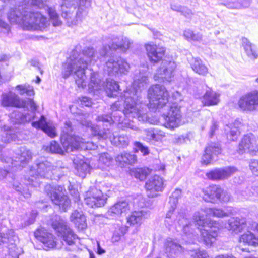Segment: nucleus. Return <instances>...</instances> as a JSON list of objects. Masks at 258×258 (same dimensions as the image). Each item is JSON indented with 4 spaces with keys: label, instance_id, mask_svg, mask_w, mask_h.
I'll list each match as a JSON object with an SVG mask.
<instances>
[{
    "label": "nucleus",
    "instance_id": "nucleus-59",
    "mask_svg": "<svg viewBox=\"0 0 258 258\" xmlns=\"http://www.w3.org/2000/svg\"><path fill=\"white\" fill-rule=\"evenodd\" d=\"M208 255L205 250H198L191 255V258H208Z\"/></svg>",
    "mask_w": 258,
    "mask_h": 258
},
{
    "label": "nucleus",
    "instance_id": "nucleus-11",
    "mask_svg": "<svg viewBox=\"0 0 258 258\" xmlns=\"http://www.w3.org/2000/svg\"><path fill=\"white\" fill-rule=\"evenodd\" d=\"M129 69L128 63L122 59L116 61L113 58H110L104 67V70L108 75L118 78L127 74Z\"/></svg>",
    "mask_w": 258,
    "mask_h": 258
},
{
    "label": "nucleus",
    "instance_id": "nucleus-23",
    "mask_svg": "<svg viewBox=\"0 0 258 258\" xmlns=\"http://www.w3.org/2000/svg\"><path fill=\"white\" fill-rule=\"evenodd\" d=\"M246 219L243 217H231L227 222V229L232 232L238 234L242 232L246 226Z\"/></svg>",
    "mask_w": 258,
    "mask_h": 258
},
{
    "label": "nucleus",
    "instance_id": "nucleus-1",
    "mask_svg": "<svg viewBox=\"0 0 258 258\" xmlns=\"http://www.w3.org/2000/svg\"><path fill=\"white\" fill-rule=\"evenodd\" d=\"M99 58V56L93 48H87L80 52L79 47H76L71 52L70 57L62 66V75L67 78L74 76L75 83L78 88L84 89L88 84V91L105 89L108 95L113 97L119 89L118 83L112 80L107 79L105 86L98 78L97 72H92L88 83L85 71L89 64H93Z\"/></svg>",
    "mask_w": 258,
    "mask_h": 258
},
{
    "label": "nucleus",
    "instance_id": "nucleus-19",
    "mask_svg": "<svg viewBox=\"0 0 258 258\" xmlns=\"http://www.w3.org/2000/svg\"><path fill=\"white\" fill-rule=\"evenodd\" d=\"M147 196L150 198L157 196V192L162 191L164 188L163 179L158 175L151 177L145 184Z\"/></svg>",
    "mask_w": 258,
    "mask_h": 258
},
{
    "label": "nucleus",
    "instance_id": "nucleus-47",
    "mask_svg": "<svg viewBox=\"0 0 258 258\" xmlns=\"http://www.w3.org/2000/svg\"><path fill=\"white\" fill-rule=\"evenodd\" d=\"M13 186L17 192L21 194L24 197L28 198L30 196L29 190L27 187H23L18 182H15Z\"/></svg>",
    "mask_w": 258,
    "mask_h": 258
},
{
    "label": "nucleus",
    "instance_id": "nucleus-14",
    "mask_svg": "<svg viewBox=\"0 0 258 258\" xmlns=\"http://www.w3.org/2000/svg\"><path fill=\"white\" fill-rule=\"evenodd\" d=\"M203 198L205 201L213 203L218 201L227 202L230 201L231 196L219 186L213 185L207 189Z\"/></svg>",
    "mask_w": 258,
    "mask_h": 258
},
{
    "label": "nucleus",
    "instance_id": "nucleus-60",
    "mask_svg": "<svg viewBox=\"0 0 258 258\" xmlns=\"http://www.w3.org/2000/svg\"><path fill=\"white\" fill-rule=\"evenodd\" d=\"M10 30L9 25L3 21L0 18V32L4 33L5 34L8 33Z\"/></svg>",
    "mask_w": 258,
    "mask_h": 258
},
{
    "label": "nucleus",
    "instance_id": "nucleus-42",
    "mask_svg": "<svg viewBox=\"0 0 258 258\" xmlns=\"http://www.w3.org/2000/svg\"><path fill=\"white\" fill-rule=\"evenodd\" d=\"M47 10L50 17V21L52 23L53 26L55 27L60 26L62 22L55 10L53 8L49 7H47Z\"/></svg>",
    "mask_w": 258,
    "mask_h": 258
},
{
    "label": "nucleus",
    "instance_id": "nucleus-22",
    "mask_svg": "<svg viewBox=\"0 0 258 258\" xmlns=\"http://www.w3.org/2000/svg\"><path fill=\"white\" fill-rule=\"evenodd\" d=\"M221 153V147L219 144L211 142L208 144L205 150V154L202 156V163L207 165L213 159V155H217Z\"/></svg>",
    "mask_w": 258,
    "mask_h": 258
},
{
    "label": "nucleus",
    "instance_id": "nucleus-44",
    "mask_svg": "<svg viewBox=\"0 0 258 258\" xmlns=\"http://www.w3.org/2000/svg\"><path fill=\"white\" fill-rule=\"evenodd\" d=\"M184 36L188 41H200L202 38V35L200 33H194L190 30H185Z\"/></svg>",
    "mask_w": 258,
    "mask_h": 258
},
{
    "label": "nucleus",
    "instance_id": "nucleus-36",
    "mask_svg": "<svg viewBox=\"0 0 258 258\" xmlns=\"http://www.w3.org/2000/svg\"><path fill=\"white\" fill-rule=\"evenodd\" d=\"M206 216H214L222 218L230 216V213L225 212L221 209L206 208L204 209Z\"/></svg>",
    "mask_w": 258,
    "mask_h": 258
},
{
    "label": "nucleus",
    "instance_id": "nucleus-25",
    "mask_svg": "<svg viewBox=\"0 0 258 258\" xmlns=\"http://www.w3.org/2000/svg\"><path fill=\"white\" fill-rule=\"evenodd\" d=\"M219 93L214 91L211 88L208 87L202 98L203 103L207 106L217 105L220 102Z\"/></svg>",
    "mask_w": 258,
    "mask_h": 258
},
{
    "label": "nucleus",
    "instance_id": "nucleus-21",
    "mask_svg": "<svg viewBox=\"0 0 258 258\" xmlns=\"http://www.w3.org/2000/svg\"><path fill=\"white\" fill-rule=\"evenodd\" d=\"M147 56L151 62L157 63L162 59L165 53V48L162 46L149 43L146 44Z\"/></svg>",
    "mask_w": 258,
    "mask_h": 258
},
{
    "label": "nucleus",
    "instance_id": "nucleus-58",
    "mask_svg": "<svg viewBox=\"0 0 258 258\" xmlns=\"http://www.w3.org/2000/svg\"><path fill=\"white\" fill-rule=\"evenodd\" d=\"M249 167L253 174L258 176V160L251 161Z\"/></svg>",
    "mask_w": 258,
    "mask_h": 258
},
{
    "label": "nucleus",
    "instance_id": "nucleus-41",
    "mask_svg": "<svg viewBox=\"0 0 258 258\" xmlns=\"http://www.w3.org/2000/svg\"><path fill=\"white\" fill-rule=\"evenodd\" d=\"M150 173L151 170L148 168L135 169L131 171L132 175L140 181L145 180Z\"/></svg>",
    "mask_w": 258,
    "mask_h": 258
},
{
    "label": "nucleus",
    "instance_id": "nucleus-18",
    "mask_svg": "<svg viewBox=\"0 0 258 258\" xmlns=\"http://www.w3.org/2000/svg\"><path fill=\"white\" fill-rule=\"evenodd\" d=\"M246 151L258 152V139L252 134L245 136L239 144L238 153L243 154Z\"/></svg>",
    "mask_w": 258,
    "mask_h": 258
},
{
    "label": "nucleus",
    "instance_id": "nucleus-62",
    "mask_svg": "<svg viewBox=\"0 0 258 258\" xmlns=\"http://www.w3.org/2000/svg\"><path fill=\"white\" fill-rule=\"evenodd\" d=\"M249 5H250V2L248 1L244 5L240 4L239 3H233L231 5L229 4V7L230 8H233V9H240L241 8L247 7L249 6Z\"/></svg>",
    "mask_w": 258,
    "mask_h": 258
},
{
    "label": "nucleus",
    "instance_id": "nucleus-15",
    "mask_svg": "<svg viewBox=\"0 0 258 258\" xmlns=\"http://www.w3.org/2000/svg\"><path fill=\"white\" fill-rule=\"evenodd\" d=\"M107 198L100 190L95 187L91 188L85 192L84 201L85 203L91 208L103 206L106 203Z\"/></svg>",
    "mask_w": 258,
    "mask_h": 258
},
{
    "label": "nucleus",
    "instance_id": "nucleus-24",
    "mask_svg": "<svg viewBox=\"0 0 258 258\" xmlns=\"http://www.w3.org/2000/svg\"><path fill=\"white\" fill-rule=\"evenodd\" d=\"M165 252L167 256L174 258L175 256L182 251V247L171 238L166 239L164 244Z\"/></svg>",
    "mask_w": 258,
    "mask_h": 258
},
{
    "label": "nucleus",
    "instance_id": "nucleus-4",
    "mask_svg": "<svg viewBox=\"0 0 258 258\" xmlns=\"http://www.w3.org/2000/svg\"><path fill=\"white\" fill-rule=\"evenodd\" d=\"M204 210L196 212L193 219L196 224L201 226L200 231L203 243L207 246L210 247L215 241L219 230L218 224L216 222L208 221L205 219Z\"/></svg>",
    "mask_w": 258,
    "mask_h": 258
},
{
    "label": "nucleus",
    "instance_id": "nucleus-54",
    "mask_svg": "<svg viewBox=\"0 0 258 258\" xmlns=\"http://www.w3.org/2000/svg\"><path fill=\"white\" fill-rule=\"evenodd\" d=\"M67 169L64 167H54L53 165L52 175H55L56 177H60L64 175L67 172Z\"/></svg>",
    "mask_w": 258,
    "mask_h": 258
},
{
    "label": "nucleus",
    "instance_id": "nucleus-48",
    "mask_svg": "<svg viewBox=\"0 0 258 258\" xmlns=\"http://www.w3.org/2000/svg\"><path fill=\"white\" fill-rule=\"evenodd\" d=\"M181 190L179 189H175L169 197V203L172 205L173 208H176L178 200L181 197Z\"/></svg>",
    "mask_w": 258,
    "mask_h": 258
},
{
    "label": "nucleus",
    "instance_id": "nucleus-3",
    "mask_svg": "<svg viewBox=\"0 0 258 258\" xmlns=\"http://www.w3.org/2000/svg\"><path fill=\"white\" fill-rule=\"evenodd\" d=\"M148 68L142 67L136 72L134 81L130 88L124 92V106L128 113H136L140 111V96L139 93L144 89L148 81Z\"/></svg>",
    "mask_w": 258,
    "mask_h": 258
},
{
    "label": "nucleus",
    "instance_id": "nucleus-43",
    "mask_svg": "<svg viewBox=\"0 0 258 258\" xmlns=\"http://www.w3.org/2000/svg\"><path fill=\"white\" fill-rule=\"evenodd\" d=\"M111 142L116 146L124 147L128 145L129 139L127 136L121 135L118 137H114Z\"/></svg>",
    "mask_w": 258,
    "mask_h": 258
},
{
    "label": "nucleus",
    "instance_id": "nucleus-34",
    "mask_svg": "<svg viewBox=\"0 0 258 258\" xmlns=\"http://www.w3.org/2000/svg\"><path fill=\"white\" fill-rule=\"evenodd\" d=\"M240 242H243L248 245L253 246H258V237H256L253 233L250 232L242 235L239 238Z\"/></svg>",
    "mask_w": 258,
    "mask_h": 258
},
{
    "label": "nucleus",
    "instance_id": "nucleus-38",
    "mask_svg": "<svg viewBox=\"0 0 258 258\" xmlns=\"http://www.w3.org/2000/svg\"><path fill=\"white\" fill-rule=\"evenodd\" d=\"M15 90L20 95L26 94L27 96H31L35 94L33 87L27 84L18 85L16 86Z\"/></svg>",
    "mask_w": 258,
    "mask_h": 258
},
{
    "label": "nucleus",
    "instance_id": "nucleus-61",
    "mask_svg": "<svg viewBox=\"0 0 258 258\" xmlns=\"http://www.w3.org/2000/svg\"><path fill=\"white\" fill-rule=\"evenodd\" d=\"M83 214L82 212H78L75 210L72 213L70 216V220L74 223L76 220L77 221Z\"/></svg>",
    "mask_w": 258,
    "mask_h": 258
},
{
    "label": "nucleus",
    "instance_id": "nucleus-20",
    "mask_svg": "<svg viewBox=\"0 0 258 258\" xmlns=\"http://www.w3.org/2000/svg\"><path fill=\"white\" fill-rule=\"evenodd\" d=\"M31 124L33 127L42 130L51 138H54L57 135L53 122L47 120L43 115H41L38 120L33 121Z\"/></svg>",
    "mask_w": 258,
    "mask_h": 258
},
{
    "label": "nucleus",
    "instance_id": "nucleus-8",
    "mask_svg": "<svg viewBox=\"0 0 258 258\" xmlns=\"http://www.w3.org/2000/svg\"><path fill=\"white\" fill-rule=\"evenodd\" d=\"M149 107L158 108L164 106L168 101V92L162 85L156 84L148 90Z\"/></svg>",
    "mask_w": 258,
    "mask_h": 258
},
{
    "label": "nucleus",
    "instance_id": "nucleus-33",
    "mask_svg": "<svg viewBox=\"0 0 258 258\" xmlns=\"http://www.w3.org/2000/svg\"><path fill=\"white\" fill-rule=\"evenodd\" d=\"M129 210L128 204L126 201L119 202L115 204L109 209L108 212L115 215H120Z\"/></svg>",
    "mask_w": 258,
    "mask_h": 258
},
{
    "label": "nucleus",
    "instance_id": "nucleus-16",
    "mask_svg": "<svg viewBox=\"0 0 258 258\" xmlns=\"http://www.w3.org/2000/svg\"><path fill=\"white\" fill-rule=\"evenodd\" d=\"M77 3V0H63L62 4L61 6L62 11V16L67 21L69 26H73L77 24L78 19L75 20L73 19V14L71 13V9L76 8L75 4ZM80 8L78 9V12L76 13V17L77 19L80 18Z\"/></svg>",
    "mask_w": 258,
    "mask_h": 258
},
{
    "label": "nucleus",
    "instance_id": "nucleus-45",
    "mask_svg": "<svg viewBox=\"0 0 258 258\" xmlns=\"http://www.w3.org/2000/svg\"><path fill=\"white\" fill-rule=\"evenodd\" d=\"M170 209L168 210L166 214L165 220V222L168 223L169 225H171L177 223V221H176L175 222H174V221L177 219L179 218V216L181 215L179 214L176 216L173 215V212L176 208H173L172 204H170Z\"/></svg>",
    "mask_w": 258,
    "mask_h": 258
},
{
    "label": "nucleus",
    "instance_id": "nucleus-29",
    "mask_svg": "<svg viewBox=\"0 0 258 258\" xmlns=\"http://www.w3.org/2000/svg\"><path fill=\"white\" fill-rule=\"evenodd\" d=\"M162 117L165 121L164 125L167 128L173 129L178 127L180 124V114H163Z\"/></svg>",
    "mask_w": 258,
    "mask_h": 258
},
{
    "label": "nucleus",
    "instance_id": "nucleus-7",
    "mask_svg": "<svg viewBox=\"0 0 258 258\" xmlns=\"http://www.w3.org/2000/svg\"><path fill=\"white\" fill-rule=\"evenodd\" d=\"M2 105L6 107L26 108L34 112L37 111V107L33 100L29 98L22 99L12 91L2 95Z\"/></svg>",
    "mask_w": 258,
    "mask_h": 258
},
{
    "label": "nucleus",
    "instance_id": "nucleus-35",
    "mask_svg": "<svg viewBox=\"0 0 258 258\" xmlns=\"http://www.w3.org/2000/svg\"><path fill=\"white\" fill-rule=\"evenodd\" d=\"M140 121L151 124H157L159 122V118L155 114H136Z\"/></svg>",
    "mask_w": 258,
    "mask_h": 258
},
{
    "label": "nucleus",
    "instance_id": "nucleus-26",
    "mask_svg": "<svg viewBox=\"0 0 258 258\" xmlns=\"http://www.w3.org/2000/svg\"><path fill=\"white\" fill-rule=\"evenodd\" d=\"M241 44L245 53L250 59L255 60L258 58V49L256 46L247 38L243 37L241 39Z\"/></svg>",
    "mask_w": 258,
    "mask_h": 258
},
{
    "label": "nucleus",
    "instance_id": "nucleus-39",
    "mask_svg": "<svg viewBox=\"0 0 258 258\" xmlns=\"http://www.w3.org/2000/svg\"><path fill=\"white\" fill-rule=\"evenodd\" d=\"M4 132L2 134V141L4 143H9L10 141L15 140L16 135L14 134V131L11 128V127L4 125L3 127Z\"/></svg>",
    "mask_w": 258,
    "mask_h": 258
},
{
    "label": "nucleus",
    "instance_id": "nucleus-32",
    "mask_svg": "<svg viewBox=\"0 0 258 258\" xmlns=\"http://www.w3.org/2000/svg\"><path fill=\"white\" fill-rule=\"evenodd\" d=\"M116 161L122 165L124 164H132L137 161V157L134 154L123 153L116 157Z\"/></svg>",
    "mask_w": 258,
    "mask_h": 258
},
{
    "label": "nucleus",
    "instance_id": "nucleus-27",
    "mask_svg": "<svg viewBox=\"0 0 258 258\" xmlns=\"http://www.w3.org/2000/svg\"><path fill=\"white\" fill-rule=\"evenodd\" d=\"M241 125V120L238 119L235 120L233 124H227L225 128V132L229 141H234L237 139L240 134L239 128Z\"/></svg>",
    "mask_w": 258,
    "mask_h": 258
},
{
    "label": "nucleus",
    "instance_id": "nucleus-9",
    "mask_svg": "<svg viewBox=\"0 0 258 258\" xmlns=\"http://www.w3.org/2000/svg\"><path fill=\"white\" fill-rule=\"evenodd\" d=\"M61 186L52 187L50 185L45 186V190L53 204L58 205L64 211L70 206V200L67 196L63 194Z\"/></svg>",
    "mask_w": 258,
    "mask_h": 258
},
{
    "label": "nucleus",
    "instance_id": "nucleus-10",
    "mask_svg": "<svg viewBox=\"0 0 258 258\" xmlns=\"http://www.w3.org/2000/svg\"><path fill=\"white\" fill-rule=\"evenodd\" d=\"M238 106L243 111H256L258 108V90H251L241 96L238 100Z\"/></svg>",
    "mask_w": 258,
    "mask_h": 258
},
{
    "label": "nucleus",
    "instance_id": "nucleus-56",
    "mask_svg": "<svg viewBox=\"0 0 258 258\" xmlns=\"http://www.w3.org/2000/svg\"><path fill=\"white\" fill-rule=\"evenodd\" d=\"M98 121H102L103 122H107L111 124L114 122L112 117L108 114H103L97 117Z\"/></svg>",
    "mask_w": 258,
    "mask_h": 258
},
{
    "label": "nucleus",
    "instance_id": "nucleus-51",
    "mask_svg": "<svg viewBox=\"0 0 258 258\" xmlns=\"http://www.w3.org/2000/svg\"><path fill=\"white\" fill-rule=\"evenodd\" d=\"M74 223L78 229L81 230L85 229L87 227V223L86 217L84 215H82L80 218H79L77 221L76 220Z\"/></svg>",
    "mask_w": 258,
    "mask_h": 258
},
{
    "label": "nucleus",
    "instance_id": "nucleus-6",
    "mask_svg": "<svg viewBox=\"0 0 258 258\" xmlns=\"http://www.w3.org/2000/svg\"><path fill=\"white\" fill-rule=\"evenodd\" d=\"M106 44L100 52L102 56L111 55L113 51L119 49L126 51L130 47L131 42L126 37L112 35L105 38Z\"/></svg>",
    "mask_w": 258,
    "mask_h": 258
},
{
    "label": "nucleus",
    "instance_id": "nucleus-2",
    "mask_svg": "<svg viewBox=\"0 0 258 258\" xmlns=\"http://www.w3.org/2000/svg\"><path fill=\"white\" fill-rule=\"evenodd\" d=\"M52 226L60 237L61 244H59L54 240V236L47 230L41 228L35 232V237L44 244V249L48 250L56 247L57 249L64 248L67 251L75 249V240L77 236L68 226L67 222L59 216H56L55 221L52 223Z\"/></svg>",
    "mask_w": 258,
    "mask_h": 258
},
{
    "label": "nucleus",
    "instance_id": "nucleus-49",
    "mask_svg": "<svg viewBox=\"0 0 258 258\" xmlns=\"http://www.w3.org/2000/svg\"><path fill=\"white\" fill-rule=\"evenodd\" d=\"M32 158V154L29 150L24 149L21 152L19 157L20 162L21 163L26 162L31 160Z\"/></svg>",
    "mask_w": 258,
    "mask_h": 258
},
{
    "label": "nucleus",
    "instance_id": "nucleus-5",
    "mask_svg": "<svg viewBox=\"0 0 258 258\" xmlns=\"http://www.w3.org/2000/svg\"><path fill=\"white\" fill-rule=\"evenodd\" d=\"M64 132L66 134L61 137V142L63 148L68 153L79 149L94 150L97 147L92 142H85L84 139L79 136L70 134L72 131V123L67 121L64 123Z\"/></svg>",
    "mask_w": 258,
    "mask_h": 258
},
{
    "label": "nucleus",
    "instance_id": "nucleus-50",
    "mask_svg": "<svg viewBox=\"0 0 258 258\" xmlns=\"http://www.w3.org/2000/svg\"><path fill=\"white\" fill-rule=\"evenodd\" d=\"M134 145L136 152L140 151L144 156H146L149 154V150L148 147L144 146L141 143L139 142H136L134 143Z\"/></svg>",
    "mask_w": 258,
    "mask_h": 258
},
{
    "label": "nucleus",
    "instance_id": "nucleus-57",
    "mask_svg": "<svg viewBox=\"0 0 258 258\" xmlns=\"http://www.w3.org/2000/svg\"><path fill=\"white\" fill-rule=\"evenodd\" d=\"M94 135H98L103 138H107L106 133L104 131L100 130L98 126L92 127V131Z\"/></svg>",
    "mask_w": 258,
    "mask_h": 258
},
{
    "label": "nucleus",
    "instance_id": "nucleus-28",
    "mask_svg": "<svg viewBox=\"0 0 258 258\" xmlns=\"http://www.w3.org/2000/svg\"><path fill=\"white\" fill-rule=\"evenodd\" d=\"M149 213L144 210L135 211L127 218V222L130 225H140L146 219L149 217Z\"/></svg>",
    "mask_w": 258,
    "mask_h": 258
},
{
    "label": "nucleus",
    "instance_id": "nucleus-12",
    "mask_svg": "<svg viewBox=\"0 0 258 258\" xmlns=\"http://www.w3.org/2000/svg\"><path fill=\"white\" fill-rule=\"evenodd\" d=\"M53 165L46 160L38 159L35 165L32 167L29 174L36 177L51 178L52 176Z\"/></svg>",
    "mask_w": 258,
    "mask_h": 258
},
{
    "label": "nucleus",
    "instance_id": "nucleus-63",
    "mask_svg": "<svg viewBox=\"0 0 258 258\" xmlns=\"http://www.w3.org/2000/svg\"><path fill=\"white\" fill-rule=\"evenodd\" d=\"M81 115H83V114H81ZM83 115H82L83 116ZM80 123L83 125L85 126L86 127H90L91 130L92 131V127H94V125H93L92 124V122L89 120H88L87 118H81V120H80Z\"/></svg>",
    "mask_w": 258,
    "mask_h": 258
},
{
    "label": "nucleus",
    "instance_id": "nucleus-13",
    "mask_svg": "<svg viewBox=\"0 0 258 258\" xmlns=\"http://www.w3.org/2000/svg\"><path fill=\"white\" fill-rule=\"evenodd\" d=\"M176 68V64L172 60H163L154 76V79L163 82L171 81L173 77V72Z\"/></svg>",
    "mask_w": 258,
    "mask_h": 258
},
{
    "label": "nucleus",
    "instance_id": "nucleus-52",
    "mask_svg": "<svg viewBox=\"0 0 258 258\" xmlns=\"http://www.w3.org/2000/svg\"><path fill=\"white\" fill-rule=\"evenodd\" d=\"M77 168L78 172H80L79 175L82 177H84L86 173L89 170V165L85 162L78 165Z\"/></svg>",
    "mask_w": 258,
    "mask_h": 258
},
{
    "label": "nucleus",
    "instance_id": "nucleus-37",
    "mask_svg": "<svg viewBox=\"0 0 258 258\" xmlns=\"http://www.w3.org/2000/svg\"><path fill=\"white\" fill-rule=\"evenodd\" d=\"M172 97L174 100V102H172L170 105V112L171 113H178V112L181 111V105H178V102L182 101V97L181 94L177 91L173 93Z\"/></svg>",
    "mask_w": 258,
    "mask_h": 258
},
{
    "label": "nucleus",
    "instance_id": "nucleus-53",
    "mask_svg": "<svg viewBox=\"0 0 258 258\" xmlns=\"http://www.w3.org/2000/svg\"><path fill=\"white\" fill-rule=\"evenodd\" d=\"M189 141V134H186L185 135H180L177 137L175 138L173 142L177 144H182Z\"/></svg>",
    "mask_w": 258,
    "mask_h": 258
},
{
    "label": "nucleus",
    "instance_id": "nucleus-55",
    "mask_svg": "<svg viewBox=\"0 0 258 258\" xmlns=\"http://www.w3.org/2000/svg\"><path fill=\"white\" fill-rule=\"evenodd\" d=\"M112 158L108 153L102 154L99 159V161L100 163H102L105 165H109Z\"/></svg>",
    "mask_w": 258,
    "mask_h": 258
},
{
    "label": "nucleus",
    "instance_id": "nucleus-40",
    "mask_svg": "<svg viewBox=\"0 0 258 258\" xmlns=\"http://www.w3.org/2000/svg\"><path fill=\"white\" fill-rule=\"evenodd\" d=\"M177 221V223L183 227V231L187 236H190L192 234L189 227L190 224L188 220L183 215H180L179 218L174 221Z\"/></svg>",
    "mask_w": 258,
    "mask_h": 258
},
{
    "label": "nucleus",
    "instance_id": "nucleus-64",
    "mask_svg": "<svg viewBox=\"0 0 258 258\" xmlns=\"http://www.w3.org/2000/svg\"><path fill=\"white\" fill-rule=\"evenodd\" d=\"M146 133V138L148 140H156V134L152 130H146L145 131Z\"/></svg>",
    "mask_w": 258,
    "mask_h": 258
},
{
    "label": "nucleus",
    "instance_id": "nucleus-30",
    "mask_svg": "<svg viewBox=\"0 0 258 258\" xmlns=\"http://www.w3.org/2000/svg\"><path fill=\"white\" fill-rule=\"evenodd\" d=\"M190 64L192 70L200 75L205 76L209 72L207 67L198 57L192 58L190 61Z\"/></svg>",
    "mask_w": 258,
    "mask_h": 258
},
{
    "label": "nucleus",
    "instance_id": "nucleus-46",
    "mask_svg": "<svg viewBox=\"0 0 258 258\" xmlns=\"http://www.w3.org/2000/svg\"><path fill=\"white\" fill-rule=\"evenodd\" d=\"M46 150L52 153H63V150L59 144L55 141L50 142L49 146L46 147Z\"/></svg>",
    "mask_w": 258,
    "mask_h": 258
},
{
    "label": "nucleus",
    "instance_id": "nucleus-31",
    "mask_svg": "<svg viewBox=\"0 0 258 258\" xmlns=\"http://www.w3.org/2000/svg\"><path fill=\"white\" fill-rule=\"evenodd\" d=\"M10 117L15 123H24L35 120L34 114H10Z\"/></svg>",
    "mask_w": 258,
    "mask_h": 258
},
{
    "label": "nucleus",
    "instance_id": "nucleus-17",
    "mask_svg": "<svg viewBox=\"0 0 258 258\" xmlns=\"http://www.w3.org/2000/svg\"><path fill=\"white\" fill-rule=\"evenodd\" d=\"M238 171L234 166H227L216 168L206 173L207 177L212 180H224L231 177Z\"/></svg>",
    "mask_w": 258,
    "mask_h": 258
}]
</instances>
